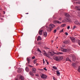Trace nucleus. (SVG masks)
I'll list each match as a JSON object with an SVG mask.
<instances>
[{"label":"nucleus","mask_w":80,"mask_h":80,"mask_svg":"<svg viewBox=\"0 0 80 80\" xmlns=\"http://www.w3.org/2000/svg\"><path fill=\"white\" fill-rule=\"evenodd\" d=\"M65 18L62 21L63 23H71L72 20L69 18L70 17V15L68 13H66L65 15Z\"/></svg>","instance_id":"nucleus-1"},{"label":"nucleus","mask_w":80,"mask_h":80,"mask_svg":"<svg viewBox=\"0 0 80 80\" xmlns=\"http://www.w3.org/2000/svg\"><path fill=\"white\" fill-rule=\"evenodd\" d=\"M41 77L42 78H43V79H46L48 77L47 75L44 74H42V75H41Z\"/></svg>","instance_id":"nucleus-2"},{"label":"nucleus","mask_w":80,"mask_h":80,"mask_svg":"<svg viewBox=\"0 0 80 80\" xmlns=\"http://www.w3.org/2000/svg\"><path fill=\"white\" fill-rule=\"evenodd\" d=\"M53 59L54 60H56V61H57V62H58V61H59V58L57 56L53 57Z\"/></svg>","instance_id":"nucleus-3"},{"label":"nucleus","mask_w":80,"mask_h":80,"mask_svg":"<svg viewBox=\"0 0 80 80\" xmlns=\"http://www.w3.org/2000/svg\"><path fill=\"white\" fill-rule=\"evenodd\" d=\"M53 53L52 52H48V56H50L51 57H53Z\"/></svg>","instance_id":"nucleus-4"},{"label":"nucleus","mask_w":80,"mask_h":80,"mask_svg":"<svg viewBox=\"0 0 80 80\" xmlns=\"http://www.w3.org/2000/svg\"><path fill=\"white\" fill-rule=\"evenodd\" d=\"M43 52V54L45 56H46V57H48V58H50V57L49 56H48V54H47V52H45V50H44Z\"/></svg>","instance_id":"nucleus-5"},{"label":"nucleus","mask_w":80,"mask_h":80,"mask_svg":"<svg viewBox=\"0 0 80 80\" xmlns=\"http://www.w3.org/2000/svg\"><path fill=\"white\" fill-rule=\"evenodd\" d=\"M19 76L18 77H19V79H20L21 80H24L25 79V78L23 77V76H22V75H18Z\"/></svg>","instance_id":"nucleus-6"},{"label":"nucleus","mask_w":80,"mask_h":80,"mask_svg":"<svg viewBox=\"0 0 80 80\" xmlns=\"http://www.w3.org/2000/svg\"><path fill=\"white\" fill-rule=\"evenodd\" d=\"M47 31H48V32H51V31H52V28H49L48 27H47Z\"/></svg>","instance_id":"nucleus-7"},{"label":"nucleus","mask_w":80,"mask_h":80,"mask_svg":"<svg viewBox=\"0 0 80 80\" xmlns=\"http://www.w3.org/2000/svg\"><path fill=\"white\" fill-rule=\"evenodd\" d=\"M49 26H50V27L51 28H52L53 29V28H54L55 27V26L52 24H50Z\"/></svg>","instance_id":"nucleus-8"},{"label":"nucleus","mask_w":80,"mask_h":80,"mask_svg":"<svg viewBox=\"0 0 80 80\" xmlns=\"http://www.w3.org/2000/svg\"><path fill=\"white\" fill-rule=\"evenodd\" d=\"M54 53L55 54H56V55H60L63 54V52H58L57 53H55V52H54Z\"/></svg>","instance_id":"nucleus-9"},{"label":"nucleus","mask_w":80,"mask_h":80,"mask_svg":"<svg viewBox=\"0 0 80 80\" xmlns=\"http://www.w3.org/2000/svg\"><path fill=\"white\" fill-rule=\"evenodd\" d=\"M61 50L62 52H67V49H66L61 48Z\"/></svg>","instance_id":"nucleus-10"},{"label":"nucleus","mask_w":80,"mask_h":80,"mask_svg":"<svg viewBox=\"0 0 80 80\" xmlns=\"http://www.w3.org/2000/svg\"><path fill=\"white\" fill-rule=\"evenodd\" d=\"M70 38L71 39V40L72 42H75V38H72L70 37Z\"/></svg>","instance_id":"nucleus-11"},{"label":"nucleus","mask_w":80,"mask_h":80,"mask_svg":"<svg viewBox=\"0 0 80 80\" xmlns=\"http://www.w3.org/2000/svg\"><path fill=\"white\" fill-rule=\"evenodd\" d=\"M43 32V30H40L39 31L38 33L40 35H42V32Z\"/></svg>","instance_id":"nucleus-12"},{"label":"nucleus","mask_w":80,"mask_h":80,"mask_svg":"<svg viewBox=\"0 0 80 80\" xmlns=\"http://www.w3.org/2000/svg\"><path fill=\"white\" fill-rule=\"evenodd\" d=\"M69 40H68L65 41H64L63 42V43H66V44H68L69 43Z\"/></svg>","instance_id":"nucleus-13"},{"label":"nucleus","mask_w":80,"mask_h":80,"mask_svg":"<svg viewBox=\"0 0 80 80\" xmlns=\"http://www.w3.org/2000/svg\"><path fill=\"white\" fill-rule=\"evenodd\" d=\"M32 70L33 73H36V71L37 70V69H36V68H33L32 69Z\"/></svg>","instance_id":"nucleus-14"},{"label":"nucleus","mask_w":80,"mask_h":80,"mask_svg":"<svg viewBox=\"0 0 80 80\" xmlns=\"http://www.w3.org/2000/svg\"><path fill=\"white\" fill-rule=\"evenodd\" d=\"M25 70L27 72H28L30 70L29 69V68H28V67H26L25 68Z\"/></svg>","instance_id":"nucleus-15"},{"label":"nucleus","mask_w":80,"mask_h":80,"mask_svg":"<svg viewBox=\"0 0 80 80\" xmlns=\"http://www.w3.org/2000/svg\"><path fill=\"white\" fill-rule=\"evenodd\" d=\"M75 25H79V22L78 21H76L74 22Z\"/></svg>","instance_id":"nucleus-16"},{"label":"nucleus","mask_w":80,"mask_h":80,"mask_svg":"<svg viewBox=\"0 0 80 80\" xmlns=\"http://www.w3.org/2000/svg\"><path fill=\"white\" fill-rule=\"evenodd\" d=\"M37 40V41H39V40H42V38H41V37L39 36Z\"/></svg>","instance_id":"nucleus-17"},{"label":"nucleus","mask_w":80,"mask_h":80,"mask_svg":"<svg viewBox=\"0 0 80 80\" xmlns=\"http://www.w3.org/2000/svg\"><path fill=\"white\" fill-rule=\"evenodd\" d=\"M56 72H57V75H58V76H60V73L59 72V71L58 70Z\"/></svg>","instance_id":"nucleus-18"},{"label":"nucleus","mask_w":80,"mask_h":80,"mask_svg":"<svg viewBox=\"0 0 80 80\" xmlns=\"http://www.w3.org/2000/svg\"><path fill=\"white\" fill-rule=\"evenodd\" d=\"M43 36L44 37H46L47 36V32H44Z\"/></svg>","instance_id":"nucleus-19"},{"label":"nucleus","mask_w":80,"mask_h":80,"mask_svg":"<svg viewBox=\"0 0 80 80\" xmlns=\"http://www.w3.org/2000/svg\"><path fill=\"white\" fill-rule=\"evenodd\" d=\"M72 60L73 62H75L76 60V58L74 56H72Z\"/></svg>","instance_id":"nucleus-20"},{"label":"nucleus","mask_w":80,"mask_h":80,"mask_svg":"<svg viewBox=\"0 0 80 80\" xmlns=\"http://www.w3.org/2000/svg\"><path fill=\"white\" fill-rule=\"evenodd\" d=\"M18 73H20L22 72V68H19L18 70Z\"/></svg>","instance_id":"nucleus-21"},{"label":"nucleus","mask_w":80,"mask_h":80,"mask_svg":"<svg viewBox=\"0 0 80 80\" xmlns=\"http://www.w3.org/2000/svg\"><path fill=\"white\" fill-rule=\"evenodd\" d=\"M27 60L28 62V64L30 63V59H29V58H27Z\"/></svg>","instance_id":"nucleus-22"},{"label":"nucleus","mask_w":80,"mask_h":80,"mask_svg":"<svg viewBox=\"0 0 80 80\" xmlns=\"http://www.w3.org/2000/svg\"><path fill=\"white\" fill-rule=\"evenodd\" d=\"M66 61H68L69 62H71V60H70V59L68 58H67L66 59Z\"/></svg>","instance_id":"nucleus-23"},{"label":"nucleus","mask_w":80,"mask_h":80,"mask_svg":"<svg viewBox=\"0 0 80 80\" xmlns=\"http://www.w3.org/2000/svg\"><path fill=\"white\" fill-rule=\"evenodd\" d=\"M37 59H35L33 61V62L34 64H35V63H37Z\"/></svg>","instance_id":"nucleus-24"},{"label":"nucleus","mask_w":80,"mask_h":80,"mask_svg":"<svg viewBox=\"0 0 80 80\" xmlns=\"http://www.w3.org/2000/svg\"><path fill=\"white\" fill-rule=\"evenodd\" d=\"M72 67H75V63H73L72 64Z\"/></svg>","instance_id":"nucleus-25"},{"label":"nucleus","mask_w":80,"mask_h":80,"mask_svg":"<svg viewBox=\"0 0 80 80\" xmlns=\"http://www.w3.org/2000/svg\"><path fill=\"white\" fill-rule=\"evenodd\" d=\"M30 73L31 75H33V72L31 71L30 72Z\"/></svg>","instance_id":"nucleus-26"},{"label":"nucleus","mask_w":80,"mask_h":80,"mask_svg":"<svg viewBox=\"0 0 80 80\" xmlns=\"http://www.w3.org/2000/svg\"><path fill=\"white\" fill-rule=\"evenodd\" d=\"M58 58H59V60H62V57L59 56L58 57Z\"/></svg>","instance_id":"nucleus-27"},{"label":"nucleus","mask_w":80,"mask_h":80,"mask_svg":"<svg viewBox=\"0 0 80 80\" xmlns=\"http://www.w3.org/2000/svg\"><path fill=\"white\" fill-rule=\"evenodd\" d=\"M53 68L55 69V70H57V68L55 66H53L52 67Z\"/></svg>","instance_id":"nucleus-28"},{"label":"nucleus","mask_w":80,"mask_h":80,"mask_svg":"<svg viewBox=\"0 0 80 80\" xmlns=\"http://www.w3.org/2000/svg\"><path fill=\"white\" fill-rule=\"evenodd\" d=\"M38 52H40V53H42V52L40 50V49H39V48H38Z\"/></svg>","instance_id":"nucleus-29"},{"label":"nucleus","mask_w":80,"mask_h":80,"mask_svg":"<svg viewBox=\"0 0 80 80\" xmlns=\"http://www.w3.org/2000/svg\"><path fill=\"white\" fill-rule=\"evenodd\" d=\"M65 26H66V24H62L61 25V27H65Z\"/></svg>","instance_id":"nucleus-30"},{"label":"nucleus","mask_w":80,"mask_h":80,"mask_svg":"<svg viewBox=\"0 0 80 80\" xmlns=\"http://www.w3.org/2000/svg\"><path fill=\"white\" fill-rule=\"evenodd\" d=\"M75 28H77V26L75 25H74L73 27V28H72V30H74V29H75Z\"/></svg>","instance_id":"nucleus-31"},{"label":"nucleus","mask_w":80,"mask_h":80,"mask_svg":"<svg viewBox=\"0 0 80 80\" xmlns=\"http://www.w3.org/2000/svg\"><path fill=\"white\" fill-rule=\"evenodd\" d=\"M56 32H57V29H55L53 31L54 33H56Z\"/></svg>","instance_id":"nucleus-32"},{"label":"nucleus","mask_w":80,"mask_h":80,"mask_svg":"<svg viewBox=\"0 0 80 80\" xmlns=\"http://www.w3.org/2000/svg\"><path fill=\"white\" fill-rule=\"evenodd\" d=\"M59 32L60 33H62V32H63V29H62V30H61Z\"/></svg>","instance_id":"nucleus-33"},{"label":"nucleus","mask_w":80,"mask_h":80,"mask_svg":"<svg viewBox=\"0 0 80 80\" xmlns=\"http://www.w3.org/2000/svg\"><path fill=\"white\" fill-rule=\"evenodd\" d=\"M61 22H60L59 21H57V23H59V24H61Z\"/></svg>","instance_id":"nucleus-34"},{"label":"nucleus","mask_w":80,"mask_h":80,"mask_svg":"<svg viewBox=\"0 0 80 80\" xmlns=\"http://www.w3.org/2000/svg\"><path fill=\"white\" fill-rule=\"evenodd\" d=\"M38 44H39V45H42V42H39L38 43Z\"/></svg>","instance_id":"nucleus-35"},{"label":"nucleus","mask_w":80,"mask_h":80,"mask_svg":"<svg viewBox=\"0 0 80 80\" xmlns=\"http://www.w3.org/2000/svg\"><path fill=\"white\" fill-rule=\"evenodd\" d=\"M78 44L80 46V40H78Z\"/></svg>","instance_id":"nucleus-36"},{"label":"nucleus","mask_w":80,"mask_h":80,"mask_svg":"<svg viewBox=\"0 0 80 80\" xmlns=\"http://www.w3.org/2000/svg\"><path fill=\"white\" fill-rule=\"evenodd\" d=\"M54 23H57V21H55L54 22Z\"/></svg>","instance_id":"nucleus-37"},{"label":"nucleus","mask_w":80,"mask_h":80,"mask_svg":"<svg viewBox=\"0 0 80 80\" xmlns=\"http://www.w3.org/2000/svg\"><path fill=\"white\" fill-rule=\"evenodd\" d=\"M35 56H33L32 58V59H35Z\"/></svg>","instance_id":"nucleus-38"},{"label":"nucleus","mask_w":80,"mask_h":80,"mask_svg":"<svg viewBox=\"0 0 80 80\" xmlns=\"http://www.w3.org/2000/svg\"><path fill=\"white\" fill-rule=\"evenodd\" d=\"M70 26H68L67 27V29H70Z\"/></svg>","instance_id":"nucleus-39"},{"label":"nucleus","mask_w":80,"mask_h":80,"mask_svg":"<svg viewBox=\"0 0 80 80\" xmlns=\"http://www.w3.org/2000/svg\"><path fill=\"white\" fill-rule=\"evenodd\" d=\"M44 70H45V71H47V69H46V68H43Z\"/></svg>","instance_id":"nucleus-40"},{"label":"nucleus","mask_w":80,"mask_h":80,"mask_svg":"<svg viewBox=\"0 0 80 80\" xmlns=\"http://www.w3.org/2000/svg\"><path fill=\"white\" fill-rule=\"evenodd\" d=\"M36 77H38V74H35Z\"/></svg>","instance_id":"nucleus-41"},{"label":"nucleus","mask_w":80,"mask_h":80,"mask_svg":"<svg viewBox=\"0 0 80 80\" xmlns=\"http://www.w3.org/2000/svg\"><path fill=\"white\" fill-rule=\"evenodd\" d=\"M53 80H56V79L55 78V77H53Z\"/></svg>","instance_id":"nucleus-42"},{"label":"nucleus","mask_w":80,"mask_h":80,"mask_svg":"<svg viewBox=\"0 0 80 80\" xmlns=\"http://www.w3.org/2000/svg\"><path fill=\"white\" fill-rule=\"evenodd\" d=\"M28 67H32V68H33V66H31V65H28Z\"/></svg>","instance_id":"nucleus-43"},{"label":"nucleus","mask_w":80,"mask_h":80,"mask_svg":"<svg viewBox=\"0 0 80 80\" xmlns=\"http://www.w3.org/2000/svg\"><path fill=\"white\" fill-rule=\"evenodd\" d=\"M65 34L66 35H67V36L68 35V34L67 32H66L65 33Z\"/></svg>","instance_id":"nucleus-44"},{"label":"nucleus","mask_w":80,"mask_h":80,"mask_svg":"<svg viewBox=\"0 0 80 80\" xmlns=\"http://www.w3.org/2000/svg\"><path fill=\"white\" fill-rule=\"evenodd\" d=\"M59 20L60 21L62 20V18H59Z\"/></svg>","instance_id":"nucleus-45"},{"label":"nucleus","mask_w":80,"mask_h":80,"mask_svg":"<svg viewBox=\"0 0 80 80\" xmlns=\"http://www.w3.org/2000/svg\"><path fill=\"white\" fill-rule=\"evenodd\" d=\"M47 63L48 65H49V63L48 62V61L47 62Z\"/></svg>","instance_id":"nucleus-46"},{"label":"nucleus","mask_w":80,"mask_h":80,"mask_svg":"<svg viewBox=\"0 0 80 80\" xmlns=\"http://www.w3.org/2000/svg\"><path fill=\"white\" fill-rule=\"evenodd\" d=\"M45 61H43V63L44 64H45Z\"/></svg>","instance_id":"nucleus-47"},{"label":"nucleus","mask_w":80,"mask_h":80,"mask_svg":"<svg viewBox=\"0 0 80 80\" xmlns=\"http://www.w3.org/2000/svg\"><path fill=\"white\" fill-rule=\"evenodd\" d=\"M36 65L37 66L38 65V64L37 63L36 64Z\"/></svg>","instance_id":"nucleus-48"},{"label":"nucleus","mask_w":80,"mask_h":80,"mask_svg":"<svg viewBox=\"0 0 80 80\" xmlns=\"http://www.w3.org/2000/svg\"><path fill=\"white\" fill-rule=\"evenodd\" d=\"M74 1H78V0H73Z\"/></svg>","instance_id":"nucleus-49"},{"label":"nucleus","mask_w":80,"mask_h":80,"mask_svg":"<svg viewBox=\"0 0 80 80\" xmlns=\"http://www.w3.org/2000/svg\"><path fill=\"white\" fill-rule=\"evenodd\" d=\"M78 4H80V1H79Z\"/></svg>","instance_id":"nucleus-50"},{"label":"nucleus","mask_w":80,"mask_h":80,"mask_svg":"<svg viewBox=\"0 0 80 80\" xmlns=\"http://www.w3.org/2000/svg\"><path fill=\"white\" fill-rule=\"evenodd\" d=\"M45 61H46V62H48L47 60H46V59L45 60Z\"/></svg>","instance_id":"nucleus-51"},{"label":"nucleus","mask_w":80,"mask_h":80,"mask_svg":"<svg viewBox=\"0 0 80 80\" xmlns=\"http://www.w3.org/2000/svg\"><path fill=\"white\" fill-rule=\"evenodd\" d=\"M25 14H28V13H26Z\"/></svg>","instance_id":"nucleus-52"},{"label":"nucleus","mask_w":80,"mask_h":80,"mask_svg":"<svg viewBox=\"0 0 80 80\" xmlns=\"http://www.w3.org/2000/svg\"><path fill=\"white\" fill-rule=\"evenodd\" d=\"M57 38H58V37H57L56 38V40H57Z\"/></svg>","instance_id":"nucleus-53"},{"label":"nucleus","mask_w":80,"mask_h":80,"mask_svg":"<svg viewBox=\"0 0 80 80\" xmlns=\"http://www.w3.org/2000/svg\"><path fill=\"white\" fill-rule=\"evenodd\" d=\"M79 25H80V22H79Z\"/></svg>","instance_id":"nucleus-54"},{"label":"nucleus","mask_w":80,"mask_h":80,"mask_svg":"<svg viewBox=\"0 0 80 80\" xmlns=\"http://www.w3.org/2000/svg\"><path fill=\"white\" fill-rule=\"evenodd\" d=\"M43 61H44V59H43Z\"/></svg>","instance_id":"nucleus-55"},{"label":"nucleus","mask_w":80,"mask_h":80,"mask_svg":"<svg viewBox=\"0 0 80 80\" xmlns=\"http://www.w3.org/2000/svg\"><path fill=\"white\" fill-rule=\"evenodd\" d=\"M57 48H58V47H57Z\"/></svg>","instance_id":"nucleus-56"},{"label":"nucleus","mask_w":80,"mask_h":80,"mask_svg":"<svg viewBox=\"0 0 80 80\" xmlns=\"http://www.w3.org/2000/svg\"><path fill=\"white\" fill-rule=\"evenodd\" d=\"M77 3H78V2H77Z\"/></svg>","instance_id":"nucleus-57"},{"label":"nucleus","mask_w":80,"mask_h":80,"mask_svg":"<svg viewBox=\"0 0 80 80\" xmlns=\"http://www.w3.org/2000/svg\"><path fill=\"white\" fill-rule=\"evenodd\" d=\"M42 70H43V69H42Z\"/></svg>","instance_id":"nucleus-58"},{"label":"nucleus","mask_w":80,"mask_h":80,"mask_svg":"<svg viewBox=\"0 0 80 80\" xmlns=\"http://www.w3.org/2000/svg\"><path fill=\"white\" fill-rule=\"evenodd\" d=\"M52 42H53V41H52Z\"/></svg>","instance_id":"nucleus-59"}]
</instances>
